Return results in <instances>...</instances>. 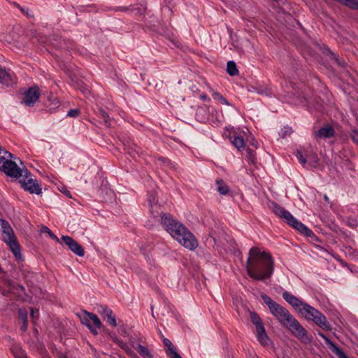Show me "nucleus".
<instances>
[{
	"label": "nucleus",
	"mask_w": 358,
	"mask_h": 358,
	"mask_svg": "<svg viewBox=\"0 0 358 358\" xmlns=\"http://www.w3.org/2000/svg\"><path fill=\"white\" fill-rule=\"evenodd\" d=\"M98 117L101 118L107 127L110 126L111 120L108 115V114L101 108L98 110Z\"/></svg>",
	"instance_id": "c85d7f7f"
},
{
	"label": "nucleus",
	"mask_w": 358,
	"mask_h": 358,
	"mask_svg": "<svg viewBox=\"0 0 358 358\" xmlns=\"http://www.w3.org/2000/svg\"><path fill=\"white\" fill-rule=\"evenodd\" d=\"M282 298L298 311L305 303V302L287 291L282 293Z\"/></svg>",
	"instance_id": "2eb2a0df"
},
{
	"label": "nucleus",
	"mask_w": 358,
	"mask_h": 358,
	"mask_svg": "<svg viewBox=\"0 0 358 358\" xmlns=\"http://www.w3.org/2000/svg\"><path fill=\"white\" fill-rule=\"evenodd\" d=\"M130 343H131V345H132V346H133V345H136L135 344V343H134V341H133V340H131V339L130 340Z\"/></svg>",
	"instance_id": "13d9d810"
},
{
	"label": "nucleus",
	"mask_w": 358,
	"mask_h": 358,
	"mask_svg": "<svg viewBox=\"0 0 358 358\" xmlns=\"http://www.w3.org/2000/svg\"><path fill=\"white\" fill-rule=\"evenodd\" d=\"M29 174L23 173V176L20 179L21 186L24 190L29 192L31 194H40L41 193V188L38 185L36 180L29 178Z\"/></svg>",
	"instance_id": "6e6552de"
},
{
	"label": "nucleus",
	"mask_w": 358,
	"mask_h": 358,
	"mask_svg": "<svg viewBox=\"0 0 358 358\" xmlns=\"http://www.w3.org/2000/svg\"><path fill=\"white\" fill-rule=\"evenodd\" d=\"M161 224L169 234L175 229H180L182 223L174 219L172 215L169 214H162Z\"/></svg>",
	"instance_id": "9b49d317"
},
{
	"label": "nucleus",
	"mask_w": 358,
	"mask_h": 358,
	"mask_svg": "<svg viewBox=\"0 0 358 358\" xmlns=\"http://www.w3.org/2000/svg\"><path fill=\"white\" fill-rule=\"evenodd\" d=\"M256 327L257 337L259 343L263 345H268L269 341L268 337L266 333V330L264 324H259Z\"/></svg>",
	"instance_id": "dca6fc26"
},
{
	"label": "nucleus",
	"mask_w": 358,
	"mask_h": 358,
	"mask_svg": "<svg viewBox=\"0 0 358 358\" xmlns=\"http://www.w3.org/2000/svg\"><path fill=\"white\" fill-rule=\"evenodd\" d=\"M350 136L352 141L358 145V130L352 129L350 132Z\"/></svg>",
	"instance_id": "79ce46f5"
},
{
	"label": "nucleus",
	"mask_w": 358,
	"mask_h": 358,
	"mask_svg": "<svg viewBox=\"0 0 358 358\" xmlns=\"http://www.w3.org/2000/svg\"><path fill=\"white\" fill-rule=\"evenodd\" d=\"M284 327H285L295 337L298 338L305 344H308L311 342L312 336L308 334L306 329L297 320L295 319L294 316L284 325Z\"/></svg>",
	"instance_id": "423d86ee"
},
{
	"label": "nucleus",
	"mask_w": 358,
	"mask_h": 358,
	"mask_svg": "<svg viewBox=\"0 0 358 358\" xmlns=\"http://www.w3.org/2000/svg\"><path fill=\"white\" fill-rule=\"evenodd\" d=\"M13 157V155L6 150L0 148V166L3 165L5 161H8Z\"/></svg>",
	"instance_id": "7c9ffc66"
},
{
	"label": "nucleus",
	"mask_w": 358,
	"mask_h": 358,
	"mask_svg": "<svg viewBox=\"0 0 358 358\" xmlns=\"http://www.w3.org/2000/svg\"><path fill=\"white\" fill-rule=\"evenodd\" d=\"M336 1L352 10H358V0H336Z\"/></svg>",
	"instance_id": "cd10ccee"
},
{
	"label": "nucleus",
	"mask_w": 358,
	"mask_h": 358,
	"mask_svg": "<svg viewBox=\"0 0 358 358\" xmlns=\"http://www.w3.org/2000/svg\"><path fill=\"white\" fill-rule=\"evenodd\" d=\"M319 335L324 340L325 343L329 345L338 358H348L342 350L338 348L331 341L322 333H319Z\"/></svg>",
	"instance_id": "a211bd4d"
},
{
	"label": "nucleus",
	"mask_w": 358,
	"mask_h": 358,
	"mask_svg": "<svg viewBox=\"0 0 358 358\" xmlns=\"http://www.w3.org/2000/svg\"><path fill=\"white\" fill-rule=\"evenodd\" d=\"M150 214L154 217H157L159 215H161V212H160V206L159 204H152V205H150Z\"/></svg>",
	"instance_id": "f704fd0d"
},
{
	"label": "nucleus",
	"mask_w": 358,
	"mask_h": 358,
	"mask_svg": "<svg viewBox=\"0 0 358 358\" xmlns=\"http://www.w3.org/2000/svg\"><path fill=\"white\" fill-rule=\"evenodd\" d=\"M269 207L277 216L284 219L289 226L307 237L317 239V237L310 229H309L303 223L298 221L289 211L280 206L278 203L275 202H271Z\"/></svg>",
	"instance_id": "f03ea898"
},
{
	"label": "nucleus",
	"mask_w": 358,
	"mask_h": 358,
	"mask_svg": "<svg viewBox=\"0 0 358 358\" xmlns=\"http://www.w3.org/2000/svg\"><path fill=\"white\" fill-rule=\"evenodd\" d=\"M10 350L15 358H29L25 351L19 345H12Z\"/></svg>",
	"instance_id": "4be33fe9"
},
{
	"label": "nucleus",
	"mask_w": 358,
	"mask_h": 358,
	"mask_svg": "<svg viewBox=\"0 0 358 358\" xmlns=\"http://www.w3.org/2000/svg\"><path fill=\"white\" fill-rule=\"evenodd\" d=\"M292 132V129L289 127H285L284 130H282V133L280 136L284 138L287 134H290Z\"/></svg>",
	"instance_id": "49530a36"
},
{
	"label": "nucleus",
	"mask_w": 358,
	"mask_h": 358,
	"mask_svg": "<svg viewBox=\"0 0 358 358\" xmlns=\"http://www.w3.org/2000/svg\"><path fill=\"white\" fill-rule=\"evenodd\" d=\"M0 171L3 172L7 176L15 178H21L23 176V173L29 174L28 170L20 169L11 159L5 161L3 164L0 166Z\"/></svg>",
	"instance_id": "0eeeda50"
},
{
	"label": "nucleus",
	"mask_w": 358,
	"mask_h": 358,
	"mask_svg": "<svg viewBox=\"0 0 358 358\" xmlns=\"http://www.w3.org/2000/svg\"><path fill=\"white\" fill-rule=\"evenodd\" d=\"M122 333L126 334V331L124 329L122 330Z\"/></svg>",
	"instance_id": "052dcab7"
},
{
	"label": "nucleus",
	"mask_w": 358,
	"mask_h": 358,
	"mask_svg": "<svg viewBox=\"0 0 358 358\" xmlns=\"http://www.w3.org/2000/svg\"><path fill=\"white\" fill-rule=\"evenodd\" d=\"M41 233H44V234H47L50 238H51L53 240H55L57 242H59V238H57V236L56 235H55L51 231L50 229L45 227V226H43L41 229Z\"/></svg>",
	"instance_id": "e433bc0d"
},
{
	"label": "nucleus",
	"mask_w": 358,
	"mask_h": 358,
	"mask_svg": "<svg viewBox=\"0 0 358 358\" xmlns=\"http://www.w3.org/2000/svg\"><path fill=\"white\" fill-rule=\"evenodd\" d=\"M357 120H358V117H357Z\"/></svg>",
	"instance_id": "680f3d73"
},
{
	"label": "nucleus",
	"mask_w": 358,
	"mask_h": 358,
	"mask_svg": "<svg viewBox=\"0 0 358 358\" xmlns=\"http://www.w3.org/2000/svg\"><path fill=\"white\" fill-rule=\"evenodd\" d=\"M13 157V155L6 150L0 148V166L3 165L5 161H8Z\"/></svg>",
	"instance_id": "2f4dec72"
},
{
	"label": "nucleus",
	"mask_w": 358,
	"mask_h": 358,
	"mask_svg": "<svg viewBox=\"0 0 358 358\" xmlns=\"http://www.w3.org/2000/svg\"><path fill=\"white\" fill-rule=\"evenodd\" d=\"M231 142L239 151H241L242 148H245L244 139L240 136H231Z\"/></svg>",
	"instance_id": "393cba45"
},
{
	"label": "nucleus",
	"mask_w": 358,
	"mask_h": 358,
	"mask_svg": "<svg viewBox=\"0 0 358 358\" xmlns=\"http://www.w3.org/2000/svg\"><path fill=\"white\" fill-rule=\"evenodd\" d=\"M20 10L22 13H25L27 12V10H25L24 8L21 7L19 4L15 3H14Z\"/></svg>",
	"instance_id": "3c124183"
},
{
	"label": "nucleus",
	"mask_w": 358,
	"mask_h": 358,
	"mask_svg": "<svg viewBox=\"0 0 358 358\" xmlns=\"http://www.w3.org/2000/svg\"><path fill=\"white\" fill-rule=\"evenodd\" d=\"M170 234L186 248L192 250L197 247L198 243L194 236L182 224L180 225V229H175Z\"/></svg>",
	"instance_id": "39448f33"
},
{
	"label": "nucleus",
	"mask_w": 358,
	"mask_h": 358,
	"mask_svg": "<svg viewBox=\"0 0 358 358\" xmlns=\"http://www.w3.org/2000/svg\"><path fill=\"white\" fill-rule=\"evenodd\" d=\"M50 43L57 48L66 49L71 48L66 43V40L62 39L57 35H52L50 38Z\"/></svg>",
	"instance_id": "6ab92c4d"
},
{
	"label": "nucleus",
	"mask_w": 358,
	"mask_h": 358,
	"mask_svg": "<svg viewBox=\"0 0 358 358\" xmlns=\"http://www.w3.org/2000/svg\"><path fill=\"white\" fill-rule=\"evenodd\" d=\"M48 107L49 108L48 110L51 113L60 106L59 99L52 94H50V96L48 97Z\"/></svg>",
	"instance_id": "b1692460"
},
{
	"label": "nucleus",
	"mask_w": 358,
	"mask_h": 358,
	"mask_svg": "<svg viewBox=\"0 0 358 358\" xmlns=\"http://www.w3.org/2000/svg\"><path fill=\"white\" fill-rule=\"evenodd\" d=\"M61 358H68L66 355H63L61 357Z\"/></svg>",
	"instance_id": "bf43d9fd"
},
{
	"label": "nucleus",
	"mask_w": 358,
	"mask_h": 358,
	"mask_svg": "<svg viewBox=\"0 0 358 358\" xmlns=\"http://www.w3.org/2000/svg\"><path fill=\"white\" fill-rule=\"evenodd\" d=\"M133 348L138 351V352L140 354V355L143 358H152L153 355L151 354V352L149 351V350L141 345V344H136V345H133Z\"/></svg>",
	"instance_id": "412c9836"
},
{
	"label": "nucleus",
	"mask_w": 358,
	"mask_h": 358,
	"mask_svg": "<svg viewBox=\"0 0 358 358\" xmlns=\"http://www.w3.org/2000/svg\"><path fill=\"white\" fill-rule=\"evenodd\" d=\"M163 344L166 347L165 352L168 357L177 352L176 348L169 339L164 338Z\"/></svg>",
	"instance_id": "a878e982"
},
{
	"label": "nucleus",
	"mask_w": 358,
	"mask_h": 358,
	"mask_svg": "<svg viewBox=\"0 0 358 358\" xmlns=\"http://www.w3.org/2000/svg\"><path fill=\"white\" fill-rule=\"evenodd\" d=\"M80 114V110L78 108L71 109L67 113V116L71 117H77Z\"/></svg>",
	"instance_id": "a18cd8bd"
},
{
	"label": "nucleus",
	"mask_w": 358,
	"mask_h": 358,
	"mask_svg": "<svg viewBox=\"0 0 358 358\" xmlns=\"http://www.w3.org/2000/svg\"><path fill=\"white\" fill-rule=\"evenodd\" d=\"M246 158L249 163L255 164V162H256L255 152L250 148H248Z\"/></svg>",
	"instance_id": "c9c22d12"
},
{
	"label": "nucleus",
	"mask_w": 358,
	"mask_h": 358,
	"mask_svg": "<svg viewBox=\"0 0 358 358\" xmlns=\"http://www.w3.org/2000/svg\"><path fill=\"white\" fill-rule=\"evenodd\" d=\"M324 199L326 201L329 202V198H328V196H327V195H324Z\"/></svg>",
	"instance_id": "6e6d98bb"
},
{
	"label": "nucleus",
	"mask_w": 358,
	"mask_h": 358,
	"mask_svg": "<svg viewBox=\"0 0 358 358\" xmlns=\"http://www.w3.org/2000/svg\"><path fill=\"white\" fill-rule=\"evenodd\" d=\"M27 15V16L29 17H34V15L32 13H29L28 12V9H27V12L24 13Z\"/></svg>",
	"instance_id": "864d4df0"
},
{
	"label": "nucleus",
	"mask_w": 358,
	"mask_h": 358,
	"mask_svg": "<svg viewBox=\"0 0 358 358\" xmlns=\"http://www.w3.org/2000/svg\"><path fill=\"white\" fill-rule=\"evenodd\" d=\"M107 320V322L112 327H116L117 324L116 322V318L115 314L113 313H109V315L106 318Z\"/></svg>",
	"instance_id": "4c0bfd02"
},
{
	"label": "nucleus",
	"mask_w": 358,
	"mask_h": 358,
	"mask_svg": "<svg viewBox=\"0 0 358 358\" xmlns=\"http://www.w3.org/2000/svg\"><path fill=\"white\" fill-rule=\"evenodd\" d=\"M18 317L22 321L21 330L26 331L28 326L27 311L25 309L20 308L18 310Z\"/></svg>",
	"instance_id": "aec40b11"
},
{
	"label": "nucleus",
	"mask_w": 358,
	"mask_h": 358,
	"mask_svg": "<svg viewBox=\"0 0 358 358\" xmlns=\"http://www.w3.org/2000/svg\"><path fill=\"white\" fill-rule=\"evenodd\" d=\"M40 90L37 86L29 87L24 94L21 103L27 106L31 107L38 100Z\"/></svg>",
	"instance_id": "1a4fd4ad"
},
{
	"label": "nucleus",
	"mask_w": 358,
	"mask_h": 358,
	"mask_svg": "<svg viewBox=\"0 0 358 358\" xmlns=\"http://www.w3.org/2000/svg\"><path fill=\"white\" fill-rule=\"evenodd\" d=\"M215 182L217 185V190L220 194L226 195L229 192V188L222 180H217Z\"/></svg>",
	"instance_id": "bb28decb"
},
{
	"label": "nucleus",
	"mask_w": 358,
	"mask_h": 358,
	"mask_svg": "<svg viewBox=\"0 0 358 358\" xmlns=\"http://www.w3.org/2000/svg\"><path fill=\"white\" fill-rule=\"evenodd\" d=\"M64 193H65V194H66L67 196H69V197H70V198L71 197V193H70V192H69V191H67V192H64Z\"/></svg>",
	"instance_id": "5fc2aeb1"
},
{
	"label": "nucleus",
	"mask_w": 358,
	"mask_h": 358,
	"mask_svg": "<svg viewBox=\"0 0 358 358\" xmlns=\"http://www.w3.org/2000/svg\"><path fill=\"white\" fill-rule=\"evenodd\" d=\"M99 312L103 316L104 319L109 315V313H113L112 310L107 306H101Z\"/></svg>",
	"instance_id": "a19ab883"
},
{
	"label": "nucleus",
	"mask_w": 358,
	"mask_h": 358,
	"mask_svg": "<svg viewBox=\"0 0 358 358\" xmlns=\"http://www.w3.org/2000/svg\"><path fill=\"white\" fill-rule=\"evenodd\" d=\"M9 247L10 250L13 252L16 259H22V254L20 250V245L17 241L15 236L9 238V240L6 238L3 240Z\"/></svg>",
	"instance_id": "4468645a"
},
{
	"label": "nucleus",
	"mask_w": 358,
	"mask_h": 358,
	"mask_svg": "<svg viewBox=\"0 0 358 358\" xmlns=\"http://www.w3.org/2000/svg\"><path fill=\"white\" fill-rule=\"evenodd\" d=\"M335 129L330 124H326L319 130L314 131L313 134L316 139L329 138L335 136Z\"/></svg>",
	"instance_id": "ddd939ff"
},
{
	"label": "nucleus",
	"mask_w": 358,
	"mask_h": 358,
	"mask_svg": "<svg viewBox=\"0 0 358 358\" xmlns=\"http://www.w3.org/2000/svg\"><path fill=\"white\" fill-rule=\"evenodd\" d=\"M306 320H312L315 324L325 330H331V325L326 317L319 310L305 303L299 311Z\"/></svg>",
	"instance_id": "20e7f679"
},
{
	"label": "nucleus",
	"mask_w": 358,
	"mask_h": 358,
	"mask_svg": "<svg viewBox=\"0 0 358 358\" xmlns=\"http://www.w3.org/2000/svg\"><path fill=\"white\" fill-rule=\"evenodd\" d=\"M85 314H86L89 318H83L82 322L90 329L92 334H97L96 329L101 328L102 324L101 320L95 314L90 313L86 310H85Z\"/></svg>",
	"instance_id": "9d476101"
},
{
	"label": "nucleus",
	"mask_w": 358,
	"mask_h": 358,
	"mask_svg": "<svg viewBox=\"0 0 358 358\" xmlns=\"http://www.w3.org/2000/svg\"><path fill=\"white\" fill-rule=\"evenodd\" d=\"M200 99L203 101H210V99L208 97V96L206 94H201Z\"/></svg>",
	"instance_id": "8fccbe9b"
},
{
	"label": "nucleus",
	"mask_w": 358,
	"mask_h": 358,
	"mask_svg": "<svg viewBox=\"0 0 358 358\" xmlns=\"http://www.w3.org/2000/svg\"><path fill=\"white\" fill-rule=\"evenodd\" d=\"M169 357V358H182V357L178 352H176L175 354L171 355Z\"/></svg>",
	"instance_id": "603ef678"
},
{
	"label": "nucleus",
	"mask_w": 358,
	"mask_h": 358,
	"mask_svg": "<svg viewBox=\"0 0 358 358\" xmlns=\"http://www.w3.org/2000/svg\"><path fill=\"white\" fill-rule=\"evenodd\" d=\"M212 96L214 99L219 101L222 104L230 105L229 101L218 92L213 91Z\"/></svg>",
	"instance_id": "473e14b6"
},
{
	"label": "nucleus",
	"mask_w": 358,
	"mask_h": 358,
	"mask_svg": "<svg viewBox=\"0 0 358 358\" xmlns=\"http://www.w3.org/2000/svg\"><path fill=\"white\" fill-rule=\"evenodd\" d=\"M125 150L127 151V152L132 157H135V154H138L139 152V148L137 147L136 145L132 144L131 145H125Z\"/></svg>",
	"instance_id": "72a5a7b5"
},
{
	"label": "nucleus",
	"mask_w": 358,
	"mask_h": 358,
	"mask_svg": "<svg viewBox=\"0 0 358 358\" xmlns=\"http://www.w3.org/2000/svg\"><path fill=\"white\" fill-rule=\"evenodd\" d=\"M0 83L5 86H9L12 83L10 75L3 69H0Z\"/></svg>",
	"instance_id": "5701e85b"
},
{
	"label": "nucleus",
	"mask_w": 358,
	"mask_h": 358,
	"mask_svg": "<svg viewBox=\"0 0 358 358\" xmlns=\"http://www.w3.org/2000/svg\"><path fill=\"white\" fill-rule=\"evenodd\" d=\"M61 238L74 254L79 257L84 256L85 250L73 238L69 236H62Z\"/></svg>",
	"instance_id": "f8f14e48"
},
{
	"label": "nucleus",
	"mask_w": 358,
	"mask_h": 358,
	"mask_svg": "<svg viewBox=\"0 0 358 358\" xmlns=\"http://www.w3.org/2000/svg\"><path fill=\"white\" fill-rule=\"evenodd\" d=\"M85 95L90 93L89 90L87 89H85V90L83 92Z\"/></svg>",
	"instance_id": "4d7b16f0"
},
{
	"label": "nucleus",
	"mask_w": 358,
	"mask_h": 358,
	"mask_svg": "<svg viewBox=\"0 0 358 358\" xmlns=\"http://www.w3.org/2000/svg\"><path fill=\"white\" fill-rule=\"evenodd\" d=\"M149 205L158 204V200L155 193H150L148 196Z\"/></svg>",
	"instance_id": "c03bdc74"
},
{
	"label": "nucleus",
	"mask_w": 358,
	"mask_h": 358,
	"mask_svg": "<svg viewBox=\"0 0 358 358\" xmlns=\"http://www.w3.org/2000/svg\"><path fill=\"white\" fill-rule=\"evenodd\" d=\"M227 72L231 76L238 74L236 64L234 61H229L227 64Z\"/></svg>",
	"instance_id": "c756f323"
},
{
	"label": "nucleus",
	"mask_w": 358,
	"mask_h": 358,
	"mask_svg": "<svg viewBox=\"0 0 358 358\" xmlns=\"http://www.w3.org/2000/svg\"><path fill=\"white\" fill-rule=\"evenodd\" d=\"M273 269L274 260L269 252H261L257 247L250 250L246 262V271L251 278L264 280L271 278Z\"/></svg>",
	"instance_id": "f257e3e1"
},
{
	"label": "nucleus",
	"mask_w": 358,
	"mask_h": 358,
	"mask_svg": "<svg viewBox=\"0 0 358 358\" xmlns=\"http://www.w3.org/2000/svg\"><path fill=\"white\" fill-rule=\"evenodd\" d=\"M263 301L269 308L271 313L278 320V322L284 326L287 322L292 319V315L289 313L288 310L274 301L270 296L266 294L261 296Z\"/></svg>",
	"instance_id": "7ed1b4c3"
},
{
	"label": "nucleus",
	"mask_w": 358,
	"mask_h": 358,
	"mask_svg": "<svg viewBox=\"0 0 358 358\" xmlns=\"http://www.w3.org/2000/svg\"><path fill=\"white\" fill-rule=\"evenodd\" d=\"M0 225L2 229V239H8L10 237H13L15 236L12 227H10V224L8 221L3 219H0Z\"/></svg>",
	"instance_id": "f3484780"
},
{
	"label": "nucleus",
	"mask_w": 358,
	"mask_h": 358,
	"mask_svg": "<svg viewBox=\"0 0 358 358\" xmlns=\"http://www.w3.org/2000/svg\"><path fill=\"white\" fill-rule=\"evenodd\" d=\"M38 310H34L33 308H31V316L32 317H38Z\"/></svg>",
	"instance_id": "09e8293b"
},
{
	"label": "nucleus",
	"mask_w": 358,
	"mask_h": 358,
	"mask_svg": "<svg viewBox=\"0 0 358 358\" xmlns=\"http://www.w3.org/2000/svg\"><path fill=\"white\" fill-rule=\"evenodd\" d=\"M296 157L302 164H305L307 162L308 155H303L301 150L296 152Z\"/></svg>",
	"instance_id": "ea45409f"
},
{
	"label": "nucleus",
	"mask_w": 358,
	"mask_h": 358,
	"mask_svg": "<svg viewBox=\"0 0 358 358\" xmlns=\"http://www.w3.org/2000/svg\"><path fill=\"white\" fill-rule=\"evenodd\" d=\"M116 342H117V345H119L122 349H123L124 350H125L127 353H129V352H131V350L129 349V348L128 345H127L126 343H124L123 341L117 339Z\"/></svg>",
	"instance_id": "37998d69"
},
{
	"label": "nucleus",
	"mask_w": 358,
	"mask_h": 358,
	"mask_svg": "<svg viewBox=\"0 0 358 358\" xmlns=\"http://www.w3.org/2000/svg\"><path fill=\"white\" fill-rule=\"evenodd\" d=\"M250 319L255 326L263 323L259 316L255 312L250 313Z\"/></svg>",
	"instance_id": "58836bf2"
},
{
	"label": "nucleus",
	"mask_w": 358,
	"mask_h": 358,
	"mask_svg": "<svg viewBox=\"0 0 358 358\" xmlns=\"http://www.w3.org/2000/svg\"><path fill=\"white\" fill-rule=\"evenodd\" d=\"M307 159H311L313 162H317L318 160L317 156L315 153H312L311 155H308Z\"/></svg>",
	"instance_id": "de8ad7c7"
}]
</instances>
